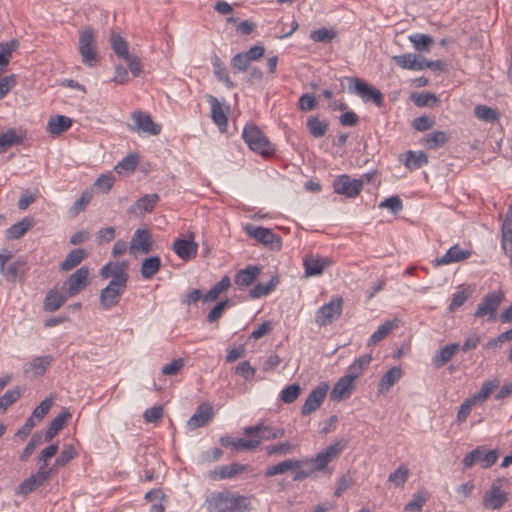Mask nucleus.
<instances>
[{
  "label": "nucleus",
  "mask_w": 512,
  "mask_h": 512,
  "mask_svg": "<svg viewBox=\"0 0 512 512\" xmlns=\"http://www.w3.org/2000/svg\"><path fill=\"white\" fill-rule=\"evenodd\" d=\"M343 299L334 296L330 301L322 305L315 313V322L320 327L331 325L338 320L342 313Z\"/></svg>",
  "instance_id": "5"
},
{
  "label": "nucleus",
  "mask_w": 512,
  "mask_h": 512,
  "mask_svg": "<svg viewBox=\"0 0 512 512\" xmlns=\"http://www.w3.org/2000/svg\"><path fill=\"white\" fill-rule=\"evenodd\" d=\"M208 102L211 106V118L213 122L219 127L221 131H224L228 124V118L223 110L221 103L216 97L212 95H209Z\"/></svg>",
  "instance_id": "29"
},
{
  "label": "nucleus",
  "mask_w": 512,
  "mask_h": 512,
  "mask_svg": "<svg viewBox=\"0 0 512 512\" xmlns=\"http://www.w3.org/2000/svg\"><path fill=\"white\" fill-rule=\"evenodd\" d=\"M279 283V276L273 275L267 283H258L254 285V287L249 291V297L251 299H258L263 296H267L276 289Z\"/></svg>",
  "instance_id": "31"
},
{
  "label": "nucleus",
  "mask_w": 512,
  "mask_h": 512,
  "mask_svg": "<svg viewBox=\"0 0 512 512\" xmlns=\"http://www.w3.org/2000/svg\"><path fill=\"white\" fill-rule=\"evenodd\" d=\"M449 140V136L444 131H433L426 134L421 143L424 147L430 150H434L444 146Z\"/></svg>",
  "instance_id": "34"
},
{
  "label": "nucleus",
  "mask_w": 512,
  "mask_h": 512,
  "mask_svg": "<svg viewBox=\"0 0 512 512\" xmlns=\"http://www.w3.org/2000/svg\"><path fill=\"white\" fill-rule=\"evenodd\" d=\"M246 233L259 243L269 246L270 248H281V238L273 230L261 226L246 225Z\"/></svg>",
  "instance_id": "12"
},
{
  "label": "nucleus",
  "mask_w": 512,
  "mask_h": 512,
  "mask_svg": "<svg viewBox=\"0 0 512 512\" xmlns=\"http://www.w3.org/2000/svg\"><path fill=\"white\" fill-rule=\"evenodd\" d=\"M87 253L82 248L71 250L64 261L60 264L61 271H70L77 267L85 258Z\"/></svg>",
  "instance_id": "38"
},
{
  "label": "nucleus",
  "mask_w": 512,
  "mask_h": 512,
  "mask_svg": "<svg viewBox=\"0 0 512 512\" xmlns=\"http://www.w3.org/2000/svg\"><path fill=\"white\" fill-rule=\"evenodd\" d=\"M499 386L498 380H489L483 383L481 389L474 394L471 398L474 399L476 403L485 402L488 397L492 394V392Z\"/></svg>",
  "instance_id": "49"
},
{
  "label": "nucleus",
  "mask_w": 512,
  "mask_h": 512,
  "mask_svg": "<svg viewBox=\"0 0 512 512\" xmlns=\"http://www.w3.org/2000/svg\"><path fill=\"white\" fill-rule=\"evenodd\" d=\"M395 326L393 321H386L384 324L380 325L368 339L367 345L372 346L383 340Z\"/></svg>",
  "instance_id": "51"
},
{
  "label": "nucleus",
  "mask_w": 512,
  "mask_h": 512,
  "mask_svg": "<svg viewBox=\"0 0 512 512\" xmlns=\"http://www.w3.org/2000/svg\"><path fill=\"white\" fill-rule=\"evenodd\" d=\"M53 468L44 469L40 467L39 470L26 478L16 489V494L26 497L31 492L35 491L43 485L52 474Z\"/></svg>",
  "instance_id": "11"
},
{
  "label": "nucleus",
  "mask_w": 512,
  "mask_h": 512,
  "mask_svg": "<svg viewBox=\"0 0 512 512\" xmlns=\"http://www.w3.org/2000/svg\"><path fill=\"white\" fill-rule=\"evenodd\" d=\"M67 292L59 291L58 289H50L44 298L43 309L46 312H55L62 307L68 299Z\"/></svg>",
  "instance_id": "26"
},
{
  "label": "nucleus",
  "mask_w": 512,
  "mask_h": 512,
  "mask_svg": "<svg viewBox=\"0 0 512 512\" xmlns=\"http://www.w3.org/2000/svg\"><path fill=\"white\" fill-rule=\"evenodd\" d=\"M77 455L72 445L64 446L63 450L55 460L54 466L62 467L68 464Z\"/></svg>",
  "instance_id": "63"
},
{
  "label": "nucleus",
  "mask_w": 512,
  "mask_h": 512,
  "mask_svg": "<svg viewBox=\"0 0 512 512\" xmlns=\"http://www.w3.org/2000/svg\"><path fill=\"white\" fill-rule=\"evenodd\" d=\"M348 81L350 83V92L360 97L363 102L367 103L371 101L377 107L384 105V96L379 89L370 86L365 80L357 77H350Z\"/></svg>",
  "instance_id": "4"
},
{
  "label": "nucleus",
  "mask_w": 512,
  "mask_h": 512,
  "mask_svg": "<svg viewBox=\"0 0 512 512\" xmlns=\"http://www.w3.org/2000/svg\"><path fill=\"white\" fill-rule=\"evenodd\" d=\"M307 128L313 137L321 138L328 130V123L320 120L318 116H313L307 120Z\"/></svg>",
  "instance_id": "47"
},
{
  "label": "nucleus",
  "mask_w": 512,
  "mask_h": 512,
  "mask_svg": "<svg viewBox=\"0 0 512 512\" xmlns=\"http://www.w3.org/2000/svg\"><path fill=\"white\" fill-rule=\"evenodd\" d=\"M79 52L82 57V62L86 66L93 67L97 64L98 55L96 50V41L91 29H87L80 34Z\"/></svg>",
  "instance_id": "7"
},
{
  "label": "nucleus",
  "mask_w": 512,
  "mask_h": 512,
  "mask_svg": "<svg viewBox=\"0 0 512 512\" xmlns=\"http://www.w3.org/2000/svg\"><path fill=\"white\" fill-rule=\"evenodd\" d=\"M409 41L413 44V47L416 51L429 52L431 46L434 43V40L431 36L422 34V33H414L409 35Z\"/></svg>",
  "instance_id": "43"
},
{
  "label": "nucleus",
  "mask_w": 512,
  "mask_h": 512,
  "mask_svg": "<svg viewBox=\"0 0 512 512\" xmlns=\"http://www.w3.org/2000/svg\"><path fill=\"white\" fill-rule=\"evenodd\" d=\"M173 251L182 260H190L197 255L198 245L194 241L193 234L188 239H176L173 243Z\"/></svg>",
  "instance_id": "23"
},
{
  "label": "nucleus",
  "mask_w": 512,
  "mask_h": 512,
  "mask_svg": "<svg viewBox=\"0 0 512 512\" xmlns=\"http://www.w3.org/2000/svg\"><path fill=\"white\" fill-rule=\"evenodd\" d=\"M427 497L421 493L414 494L412 499L405 505L404 512H421Z\"/></svg>",
  "instance_id": "62"
},
{
  "label": "nucleus",
  "mask_w": 512,
  "mask_h": 512,
  "mask_svg": "<svg viewBox=\"0 0 512 512\" xmlns=\"http://www.w3.org/2000/svg\"><path fill=\"white\" fill-rule=\"evenodd\" d=\"M335 35V32L331 29L320 28L312 31L310 34V38L314 42L325 43L330 42L335 37Z\"/></svg>",
  "instance_id": "64"
},
{
  "label": "nucleus",
  "mask_w": 512,
  "mask_h": 512,
  "mask_svg": "<svg viewBox=\"0 0 512 512\" xmlns=\"http://www.w3.org/2000/svg\"><path fill=\"white\" fill-rule=\"evenodd\" d=\"M21 394L22 391L20 388L7 390L5 394L0 397V410H6L21 397Z\"/></svg>",
  "instance_id": "59"
},
{
  "label": "nucleus",
  "mask_w": 512,
  "mask_h": 512,
  "mask_svg": "<svg viewBox=\"0 0 512 512\" xmlns=\"http://www.w3.org/2000/svg\"><path fill=\"white\" fill-rule=\"evenodd\" d=\"M301 393V388L298 384H291L286 386L280 393V399L287 404L293 403Z\"/></svg>",
  "instance_id": "58"
},
{
  "label": "nucleus",
  "mask_w": 512,
  "mask_h": 512,
  "mask_svg": "<svg viewBox=\"0 0 512 512\" xmlns=\"http://www.w3.org/2000/svg\"><path fill=\"white\" fill-rule=\"evenodd\" d=\"M355 378L348 373L341 377L333 386L330 392V399L332 401H341L350 397L353 392V382Z\"/></svg>",
  "instance_id": "22"
},
{
  "label": "nucleus",
  "mask_w": 512,
  "mask_h": 512,
  "mask_svg": "<svg viewBox=\"0 0 512 512\" xmlns=\"http://www.w3.org/2000/svg\"><path fill=\"white\" fill-rule=\"evenodd\" d=\"M328 389L329 386L325 382L320 383L315 389H313L307 396L301 408V414L303 416H308L314 411H316L323 403L327 395Z\"/></svg>",
  "instance_id": "17"
},
{
  "label": "nucleus",
  "mask_w": 512,
  "mask_h": 512,
  "mask_svg": "<svg viewBox=\"0 0 512 512\" xmlns=\"http://www.w3.org/2000/svg\"><path fill=\"white\" fill-rule=\"evenodd\" d=\"M416 54L406 53L402 55L392 56L393 62L402 69L412 70L414 68V62Z\"/></svg>",
  "instance_id": "61"
},
{
  "label": "nucleus",
  "mask_w": 512,
  "mask_h": 512,
  "mask_svg": "<svg viewBox=\"0 0 512 512\" xmlns=\"http://www.w3.org/2000/svg\"><path fill=\"white\" fill-rule=\"evenodd\" d=\"M460 345L458 343H450L442 347L433 357L432 364L436 368L443 367L449 362L456 352L459 350Z\"/></svg>",
  "instance_id": "30"
},
{
  "label": "nucleus",
  "mask_w": 512,
  "mask_h": 512,
  "mask_svg": "<svg viewBox=\"0 0 512 512\" xmlns=\"http://www.w3.org/2000/svg\"><path fill=\"white\" fill-rule=\"evenodd\" d=\"M139 163V157L136 154H130L124 157L116 166L115 171L119 174L132 173L135 171Z\"/></svg>",
  "instance_id": "50"
},
{
  "label": "nucleus",
  "mask_w": 512,
  "mask_h": 512,
  "mask_svg": "<svg viewBox=\"0 0 512 512\" xmlns=\"http://www.w3.org/2000/svg\"><path fill=\"white\" fill-rule=\"evenodd\" d=\"M302 463L303 462L301 460H284L282 462H279L278 464L267 467L264 474L265 477H273L279 474H284L289 470H294L301 467Z\"/></svg>",
  "instance_id": "33"
},
{
  "label": "nucleus",
  "mask_w": 512,
  "mask_h": 512,
  "mask_svg": "<svg viewBox=\"0 0 512 512\" xmlns=\"http://www.w3.org/2000/svg\"><path fill=\"white\" fill-rule=\"evenodd\" d=\"M20 143H22V137L18 136L15 129L10 128L0 134V153H4L13 145Z\"/></svg>",
  "instance_id": "46"
},
{
  "label": "nucleus",
  "mask_w": 512,
  "mask_h": 512,
  "mask_svg": "<svg viewBox=\"0 0 512 512\" xmlns=\"http://www.w3.org/2000/svg\"><path fill=\"white\" fill-rule=\"evenodd\" d=\"M42 443V436L35 433L30 438L26 447L23 449L22 453L19 456V459L23 462L27 461L28 458L34 453L39 445Z\"/></svg>",
  "instance_id": "57"
},
{
  "label": "nucleus",
  "mask_w": 512,
  "mask_h": 512,
  "mask_svg": "<svg viewBox=\"0 0 512 512\" xmlns=\"http://www.w3.org/2000/svg\"><path fill=\"white\" fill-rule=\"evenodd\" d=\"M89 268L82 266L77 269L74 273L70 274L64 282V287L67 288V294L69 297L78 295L83 289L89 284Z\"/></svg>",
  "instance_id": "16"
},
{
  "label": "nucleus",
  "mask_w": 512,
  "mask_h": 512,
  "mask_svg": "<svg viewBox=\"0 0 512 512\" xmlns=\"http://www.w3.org/2000/svg\"><path fill=\"white\" fill-rule=\"evenodd\" d=\"M133 126L131 130L135 132H142L148 135H159L161 133V125L155 123L152 117L143 111H134L131 114Z\"/></svg>",
  "instance_id": "15"
},
{
  "label": "nucleus",
  "mask_w": 512,
  "mask_h": 512,
  "mask_svg": "<svg viewBox=\"0 0 512 512\" xmlns=\"http://www.w3.org/2000/svg\"><path fill=\"white\" fill-rule=\"evenodd\" d=\"M161 259L158 256H150L142 262L141 276L143 279H151L160 269Z\"/></svg>",
  "instance_id": "42"
},
{
  "label": "nucleus",
  "mask_w": 512,
  "mask_h": 512,
  "mask_svg": "<svg viewBox=\"0 0 512 512\" xmlns=\"http://www.w3.org/2000/svg\"><path fill=\"white\" fill-rule=\"evenodd\" d=\"M127 285L117 284L116 282H109L104 287L99 295L100 305L104 310H110L117 306L124 292L126 291Z\"/></svg>",
  "instance_id": "13"
},
{
  "label": "nucleus",
  "mask_w": 512,
  "mask_h": 512,
  "mask_svg": "<svg viewBox=\"0 0 512 512\" xmlns=\"http://www.w3.org/2000/svg\"><path fill=\"white\" fill-rule=\"evenodd\" d=\"M205 505L208 512H248L251 500L247 496L224 490L211 493Z\"/></svg>",
  "instance_id": "1"
},
{
  "label": "nucleus",
  "mask_w": 512,
  "mask_h": 512,
  "mask_svg": "<svg viewBox=\"0 0 512 512\" xmlns=\"http://www.w3.org/2000/svg\"><path fill=\"white\" fill-rule=\"evenodd\" d=\"M295 445L286 441V442H280V443H276V444H272V445H267L265 447V451L267 453V455L271 456V455H279V456H282V455H287V454H290L294 451L295 449Z\"/></svg>",
  "instance_id": "53"
},
{
  "label": "nucleus",
  "mask_w": 512,
  "mask_h": 512,
  "mask_svg": "<svg viewBox=\"0 0 512 512\" xmlns=\"http://www.w3.org/2000/svg\"><path fill=\"white\" fill-rule=\"evenodd\" d=\"M508 493L502 491L500 486L493 483L490 489L484 494L483 505L492 510H498L508 501Z\"/></svg>",
  "instance_id": "20"
},
{
  "label": "nucleus",
  "mask_w": 512,
  "mask_h": 512,
  "mask_svg": "<svg viewBox=\"0 0 512 512\" xmlns=\"http://www.w3.org/2000/svg\"><path fill=\"white\" fill-rule=\"evenodd\" d=\"M362 188V179H353L347 174H342L333 181L334 192L348 198L357 197Z\"/></svg>",
  "instance_id": "10"
},
{
  "label": "nucleus",
  "mask_w": 512,
  "mask_h": 512,
  "mask_svg": "<svg viewBox=\"0 0 512 512\" xmlns=\"http://www.w3.org/2000/svg\"><path fill=\"white\" fill-rule=\"evenodd\" d=\"M409 476V469L406 465L401 464L393 473L388 477V481L400 487L405 484Z\"/></svg>",
  "instance_id": "56"
},
{
  "label": "nucleus",
  "mask_w": 512,
  "mask_h": 512,
  "mask_svg": "<svg viewBox=\"0 0 512 512\" xmlns=\"http://www.w3.org/2000/svg\"><path fill=\"white\" fill-rule=\"evenodd\" d=\"M212 66H213V72L215 77L220 81L223 82L226 87L228 88H234L235 84L232 82L229 72L227 71L226 67L222 63L221 59L214 54L211 58Z\"/></svg>",
  "instance_id": "39"
},
{
  "label": "nucleus",
  "mask_w": 512,
  "mask_h": 512,
  "mask_svg": "<svg viewBox=\"0 0 512 512\" xmlns=\"http://www.w3.org/2000/svg\"><path fill=\"white\" fill-rule=\"evenodd\" d=\"M242 138L252 151L262 156H270L275 151L269 139L255 124H247L244 127Z\"/></svg>",
  "instance_id": "3"
},
{
  "label": "nucleus",
  "mask_w": 512,
  "mask_h": 512,
  "mask_svg": "<svg viewBox=\"0 0 512 512\" xmlns=\"http://www.w3.org/2000/svg\"><path fill=\"white\" fill-rule=\"evenodd\" d=\"M472 255V252L467 249H462L458 244L450 247L447 252L439 258L433 261L434 266L449 265L451 263H457L464 261Z\"/></svg>",
  "instance_id": "21"
},
{
  "label": "nucleus",
  "mask_w": 512,
  "mask_h": 512,
  "mask_svg": "<svg viewBox=\"0 0 512 512\" xmlns=\"http://www.w3.org/2000/svg\"><path fill=\"white\" fill-rule=\"evenodd\" d=\"M152 249V237L147 229H137L130 241L129 253L133 256L148 254Z\"/></svg>",
  "instance_id": "18"
},
{
  "label": "nucleus",
  "mask_w": 512,
  "mask_h": 512,
  "mask_svg": "<svg viewBox=\"0 0 512 512\" xmlns=\"http://www.w3.org/2000/svg\"><path fill=\"white\" fill-rule=\"evenodd\" d=\"M504 298L502 291H493L486 294L474 313L475 318L488 317L489 320L495 319V313Z\"/></svg>",
  "instance_id": "9"
},
{
  "label": "nucleus",
  "mask_w": 512,
  "mask_h": 512,
  "mask_svg": "<svg viewBox=\"0 0 512 512\" xmlns=\"http://www.w3.org/2000/svg\"><path fill=\"white\" fill-rule=\"evenodd\" d=\"M111 46L118 57L123 59L124 57H127L129 55L128 44L125 41V39L120 35L112 33Z\"/></svg>",
  "instance_id": "54"
},
{
  "label": "nucleus",
  "mask_w": 512,
  "mask_h": 512,
  "mask_svg": "<svg viewBox=\"0 0 512 512\" xmlns=\"http://www.w3.org/2000/svg\"><path fill=\"white\" fill-rule=\"evenodd\" d=\"M159 199L160 197L156 193L146 194L137 200L135 205L130 208V211L134 212L135 208H137L140 212H152Z\"/></svg>",
  "instance_id": "44"
},
{
  "label": "nucleus",
  "mask_w": 512,
  "mask_h": 512,
  "mask_svg": "<svg viewBox=\"0 0 512 512\" xmlns=\"http://www.w3.org/2000/svg\"><path fill=\"white\" fill-rule=\"evenodd\" d=\"M348 440L340 438L328 445L325 449L318 452L314 457L301 460L302 466H312V471L323 472L332 461L338 459L346 449Z\"/></svg>",
  "instance_id": "2"
},
{
  "label": "nucleus",
  "mask_w": 512,
  "mask_h": 512,
  "mask_svg": "<svg viewBox=\"0 0 512 512\" xmlns=\"http://www.w3.org/2000/svg\"><path fill=\"white\" fill-rule=\"evenodd\" d=\"M243 433L247 437H254V439H259V445L261 441H271L280 439L285 436V430L281 427H272L265 425L263 422L257 423L253 426H248L244 428Z\"/></svg>",
  "instance_id": "8"
},
{
  "label": "nucleus",
  "mask_w": 512,
  "mask_h": 512,
  "mask_svg": "<svg viewBox=\"0 0 512 512\" xmlns=\"http://www.w3.org/2000/svg\"><path fill=\"white\" fill-rule=\"evenodd\" d=\"M71 417L67 410L61 411L50 423L44 436L46 442L51 441L57 433L63 428L65 422Z\"/></svg>",
  "instance_id": "35"
},
{
  "label": "nucleus",
  "mask_w": 512,
  "mask_h": 512,
  "mask_svg": "<svg viewBox=\"0 0 512 512\" xmlns=\"http://www.w3.org/2000/svg\"><path fill=\"white\" fill-rule=\"evenodd\" d=\"M330 260L325 257L309 255L303 260L305 268V276H318L321 275L324 269L330 264Z\"/></svg>",
  "instance_id": "25"
},
{
  "label": "nucleus",
  "mask_w": 512,
  "mask_h": 512,
  "mask_svg": "<svg viewBox=\"0 0 512 512\" xmlns=\"http://www.w3.org/2000/svg\"><path fill=\"white\" fill-rule=\"evenodd\" d=\"M260 273L261 268L259 266L248 265L236 273L234 283L240 290H243L253 284Z\"/></svg>",
  "instance_id": "24"
},
{
  "label": "nucleus",
  "mask_w": 512,
  "mask_h": 512,
  "mask_svg": "<svg viewBox=\"0 0 512 512\" xmlns=\"http://www.w3.org/2000/svg\"><path fill=\"white\" fill-rule=\"evenodd\" d=\"M33 226V220L29 217H25L19 222L11 225L7 230V237L9 239L21 238L31 227Z\"/></svg>",
  "instance_id": "41"
},
{
  "label": "nucleus",
  "mask_w": 512,
  "mask_h": 512,
  "mask_svg": "<svg viewBox=\"0 0 512 512\" xmlns=\"http://www.w3.org/2000/svg\"><path fill=\"white\" fill-rule=\"evenodd\" d=\"M245 470V465L239 463H232L227 466H222L218 470H215L211 473V478L213 479H230L236 476L237 474L243 472Z\"/></svg>",
  "instance_id": "40"
},
{
  "label": "nucleus",
  "mask_w": 512,
  "mask_h": 512,
  "mask_svg": "<svg viewBox=\"0 0 512 512\" xmlns=\"http://www.w3.org/2000/svg\"><path fill=\"white\" fill-rule=\"evenodd\" d=\"M214 416L213 407L210 404H200L195 413L187 421L189 430H195L200 427L206 426Z\"/></svg>",
  "instance_id": "19"
},
{
  "label": "nucleus",
  "mask_w": 512,
  "mask_h": 512,
  "mask_svg": "<svg viewBox=\"0 0 512 512\" xmlns=\"http://www.w3.org/2000/svg\"><path fill=\"white\" fill-rule=\"evenodd\" d=\"M474 115L482 121L494 123L499 119V113L496 109L486 105H477L474 108Z\"/></svg>",
  "instance_id": "48"
},
{
  "label": "nucleus",
  "mask_w": 512,
  "mask_h": 512,
  "mask_svg": "<svg viewBox=\"0 0 512 512\" xmlns=\"http://www.w3.org/2000/svg\"><path fill=\"white\" fill-rule=\"evenodd\" d=\"M72 126L71 118L63 115L51 117L47 124V130L51 135H60Z\"/></svg>",
  "instance_id": "36"
},
{
  "label": "nucleus",
  "mask_w": 512,
  "mask_h": 512,
  "mask_svg": "<svg viewBox=\"0 0 512 512\" xmlns=\"http://www.w3.org/2000/svg\"><path fill=\"white\" fill-rule=\"evenodd\" d=\"M53 405V401L50 398H46L40 402V404L33 410L30 418L35 422L41 421L50 411Z\"/></svg>",
  "instance_id": "60"
},
{
  "label": "nucleus",
  "mask_w": 512,
  "mask_h": 512,
  "mask_svg": "<svg viewBox=\"0 0 512 512\" xmlns=\"http://www.w3.org/2000/svg\"><path fill=\"white\" fill-rule=\"evenodd\" d=\"M512 224L507 222L506 224H502V239H501V248L503 249L505 255L509 258V265L512 268Z\"/></svg>",
  "instance_id": "45"
},
{
  "label": "nucleus",
  "mask_w": 512,
  "mask_h": 512,
  "mask_svg": "<svg viewBox=\"0 0 512 512\" xmlns=\"http://www.w3.org/2000/svg\"><path fill=\"white\" fill-rule=\"evenodd\" d=\"M26 264L25 260L18 259L7 264L4 270H1L0 273L7 281L15 283L19 274L26 271Z\"/></svg>",
  "instance_id": "37"
},
{
  "label": "nucleus",
  "mask_w": 512,
  "mask_h": 512,
  "mask_svg": "<svg viewBox=\"0 0 512 512\" xmlns=\"http://www.w3.org/2000/svg\"><path fill=\"white\" fill-rule=\"evenodd\" d=\"M52 360L53 357L50 355L38 356L31 361L30 367L35 375L40 376L45 373L48 366H50Z\"/></svg>",
  "instance_id": "55"
},
{
  "label": "nucleus",
  "mask_w": 512,
  "mask_h": 512,
  "mask_svg": "<svg viewBox=\"0 0 512 512\" xmlns=\"http://www.w3.org/2000/svg\"><path fill=\"white\" fill-rule=\"evenodd\" d=\"M220 443L224 447H231L233 450H254L259 446V439L249 437V439L232 438L224 436L220 438Z\"/></svg>",
  "instance_id": "27"
},
{
  "label": "nucleus",
  "mask_w": 512,
  "mask_h": 512,
  "mask_svg": "<svg viewBox=\"0 0 512 512\" xmlns=\"http://www.w3.org/2000/svg\"><path fill=\"white\" fill-rule=\"evenodd\" d=\"M400 160L409 170L419 169L428 163V157L423 151L409 150L401 155Z\"/></svg>",
  "instance_id": "28"
},
{
  "label": "nucleus",
  "mask_w": 512,
  "mask_h": 512,
  "mask_svg": "<svg viewBox=\"0 0 512 512\" xmlns=\"http://www.w3.org/2000/svg\"><path fill=\"white\" fill-rule=\"evenodd\" d=\"M497 459V450H487L484 446H478L464 456L462 464L466 469L471 468L475 464H480L482 468L487 469L493 466Z\"/></svg>",
  "instance_id": "6"
},
{
  "label": "nucleus",
  "mask_w": 512,
  "mask_h": 512,
  "mask_svg": "<svg viewBox=\"0 0 512 512\" xmlns=\"http://www.w3.org/2000/svg\"><path fill=\"white\" fill-rule=\"evenodd\" d=\"M401 377L402 369L398 366H393L382 376L378 385V391L380 393L388 392L390 388L401 379Z\"/></svg>",
  "instance_id": "32"
},
{
  "label": "nucleus",
  "mask_w": 512,
  "mask_h": 512,
  "mask_svg": "<svg viewBox=\"0 0 512 512\" xmlns=\"http://www.w3.org/2000/svg\"><path fill=\"white\" fill-rule=\"evenodd\" d=\"M372 358L370 355H363L356 359L348 368V374L357 379L369 366Z\"/></svg>",
  "instance_id": "52"
},
{
  "label": "nucleus",
  "mask_w": 512,
  "mask_h": 512,
  "mask_svg": "<svg viewBox=\"0 0 512 512\" xmlns=\"http://www.w3.org/2000/svg\"><path fill=\"white\" fill-rule=\"evenodd\" d=\"M128 263L126 261L108 262L100 269V276L103 279L112 278L110 282L127 285L129 275L127 273Z\"/></svg>",
  "instance_id": "14"
}]
</instances>
